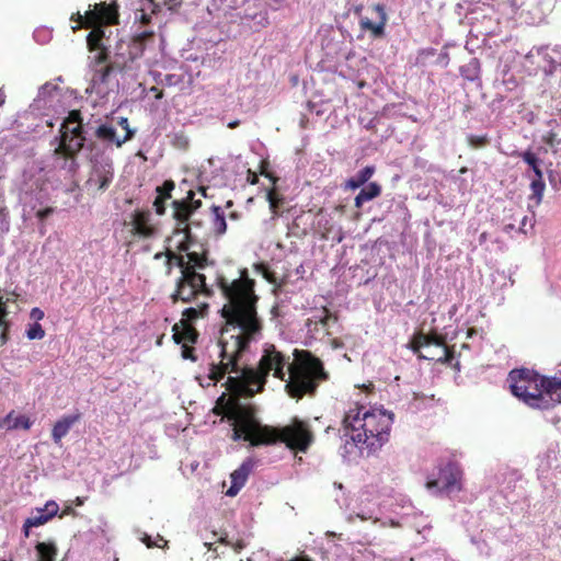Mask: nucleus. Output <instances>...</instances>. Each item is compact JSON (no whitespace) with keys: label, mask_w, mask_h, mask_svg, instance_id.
I'll use <instances>...</instances> for the list:
<instances>
[{"label":"nucleus","mask_w":561,"mask_h":561,"mask_svg":"<svg viewBox=\"0 0 561 561\" xmlns=\"http://www.w3.org/2000/svg\"><path fill=\"white\" fill-rule=\"evenodd\" d=\"M219 288L226 299L222 317L226 325L220 332L218 342L210 348L215 357L209 364L207 376H198L202 387H208L229 374L226 387L230 396L222 405L225 416L231 421L232 439L247 440L251 445L284 442L289 448L306 451L312 442V435L306 424L295 421L280 430L262 426L254 417L253 409L241 404L239 397H251L261 391L265 378L273 373L275 378L285 381L290 397L300 398L312 392L320 379L325 377L322 364L307 352H295V360L289 364L272 344H265L259 367H240L239 357L248 345L261 336V322L256 316L254 282L247 271H241L238 278L218 279Z\"/></svg>","instance_id":"nucleus-1"},{"label":"nucleus","mask_w":561,"mask_h":561,"mask_svg":"<svg viewBox=\"0 0 561 561\" xmlns=\"http://www.w3.org/2000/svg\"><path fill=\"white\" fill-rule=\"evenodd\" d=\"M393 414L383 408L351 407L343 419L346 436L362 450L374 453L388 442Z\"/></svg>","instance_id":"nucleus-2"},{"label":"nucleus","mask_w":561,"mask_h":561,"mask_svg":"<svg viewBox=\"0 0 561 561\" xmlns=\"http://www.w3.org/2000/svg\"><path fill=\"white\" fill-rule=\"evenodd\" d=\"M170 247L178 249L184 254L168 255V261H176L181 267L182 278L178 284L174 294L175 299L190 301L199 294H207L208 288L205 283V275L202 271L207 266L208 261L203 252L192 250V242L187 231V226L178 227L170 238Z\"/></svg>","instance_id":"nucleus-3"},{"label":"nucleus","mask_w":561,"mask_h":561,"mask_svg":"<svg viewBox=\"0 0 561 561\" xmlns=\"http://www.w3.org/2000/svg\"><path fill=\"white\" fill-rule=\"evenodd\" d=\"M512 393L531 408L547 410L561 403V376L546 378L528 369L508 375Z\"/></svg>","instance_id":"nucleus-4"},{"label":"nucleus","mask_w":561,"mask_h":561,"mask_svg":"<svg viewBox=\"0 0 561 561\" xmlns=\"http://www.w3.org/2000/svg\"><path fill=\"white\" fill-rule=\"evenodd\" d=\"M462 476L460 466L448 461L426 477L425 488L433 495L458 493L462 490Z\"/></svg>","instance_id":"nucleus-5"},{"label":"nucleus","mask_w":561,"mask_h":561,"mask_svg":"<svg viewBox=\"0 0 561 561\" xmlns=\"http://www.w3.org/2000/svg\"><path fill=\"white\" fill-rule=\"evenodd\" d=\"M92 9L81 14L80 11L72 13L70 21L77 23L72 30L76 32L80 28H89L92 26L104 27L118 23V7L114 3L99 2L91 5Z\"/></svg>","instance_id":"nucleus-6"},{"label":"nucleus","mask_w":561,"mask_h":561,"mask_svg":"<svg viewBox=\"0 0 561 561\" xmlns=\"http://www.w3.org/2000/svg\"><path fill=\"white\" fill-rule=\"evenodd\" d=\"M91 32L87 36V44L90 51H98L94 59L99 68L95 69L93 75V82L104 84L107 83L108 77L113 71L111 65L105 64L107 59V49L103 45L105 36L103 27L92 26Z\"/></svg>","instance_id":"nucleus-7"},{"label":"nucleus","mask_w":561,"mask_h":561,"mask_svg":"<svg viewBox=\"0 0 561 561\" xmlns=\"http://www.w3.org/2000/svg\"><path fill=\"white\" fill-rule=\"evenodd\" d=\"M59 134V137L56 138L59 145L73 148L75 150H81L84 147L87 137L79 110L69 112L60 126Z\"/></svg>","instance_id":"nucleus-8"},{"label":"nucleus","mask_w":561,"mask_h":561,"mask_svg":"<svg viewBox=\"0 0 561 561\" xmlns=\"http://www.w3.org/2000/svg\"><path fill=\"white\" fill-rule=\"evenodd\" d=\"M203 308H187L183 311V319L181 320V329L180 325L175 324L173 327V339L176 343H183L182 356L184 358H191V350L187 347L186 343H194L197 339L196 331L190 325V321L202 316L204 308H206V304H202Z\"/></svg>","instance_id":"nucleus-9"},{"label":"nucleus","mask_w":561,"mask_h":561,"mask_svg":"<svg viewBox=\"0 0 561 561\" xmlns=\"http://www.w3.org/2000/svg\"><path fill=\"white\" fill-rule=\"evenodd\" d=\"M412 351L419 353L422 348L428 351L427 354L419 356L425 359H437L447 362L449 359V351L445 346L443 340L436 335L417 334L412 341Z\"/></svg>","instance_id":"nucleus-10"},{"label":"nucleus","mask_w":561,"mask_h":561,"mask_svg":"<svg viewBox=\"0 0 561 561\" xmlns=\"http://www.w3.org/2000/svg\"><path fill=\"white\" fill-rule=\"evenodd\" d=\"M81 150L59 145L53 151L54 168L64 172L65 176L72 179L79 170L78 154Z\"/></svg>","instance_id":"nucleus-11"},{"label":"nucleus","mask_w":561,"mask_h":561,"mask_svg":"<svg viewBox=\"0 0 561 561\" xmlns=\"http://www.w3.org/2000/svg\"><path fill=\"white\" fill-rule=\"evenodd\" d=\"M387 19L385 7L375 4L360 16L359 25L362 30L370 32L374 37H380L383 35Z\"/></svg>","instance_id":"nucleus-12"},{"label":"nucleus","mask_w":561,"mask_h":561,"mask_svg":"<svg viewBox=\"0 0 561 561\" xmlns=\"http://www.w3.org/2000/svg\"><path fill=\"white\" fill-rule=\"evenodd\" d=\"M114 179V168L111 161H95L87 181L89 190L105 191Z\"/></svg>","instance_id":"nucleus-13"},{"label":"nucleus","mask_w":561,"mask_h":561,"mask_svg":"<svg viewBox=\"0 0 561 561\" xmlns=\"http://www.w3.org/2000/svg\"><path fill=\"white\" fill-rule=\"evenodd\" d=\"M252 467H253L252 461H250V460L244 461L238 469H236L230 474L231 485L226 491L227 496L232 497L239 493V491L244 486V484L248 480V477L252 470Z\"/></svg>","instance_id":"nucleus-14"},{"label":"nucleus","mask_w":561,"mask_h":561,"mask_svg":"<svg viewBox=\"0 0 561 561\" xmlns=\"http://www.w3.org/2000/svg\"><path fill=\"white\" fill-rule=\"evenodd\" d=\"M80 413L65 415L58 420L51 430V437L54 443L59 444L61 439L68 434L71 426L80 420Z\"/></svg>","instance_id":"nucleus-15"},{"label":"nucleus","mask_w":561,"mask_h":561,"mask_svg":"<svg viewBox=\"0 0 561 561\" xmlns=\"http://www.w3.org/2000/svg\"><path fill=\"white\" fill-rule=\"evenodd\" d=\"M174 188L172 181H165L162 186L156 187L157 196L153 201V207L157 214L162 215L164 213V202L171 197V192Z\"/></svg>","instance_id":"nucleus-16"},{"label":"nucleus","mask_w":561,"mask_h":561,"mask_svg":"<svg viewBox=\"0 0 561 561\" xmlns=\"http://www.w3.org/2000/svg\"><path fill=\"white\" fill-rule=\"evenodd\" d=\"M381 193V187L379 184L371 182L366 185L364 188L355 197V206L357 208L362 207L364 203L369 202L376 197H378Z\"/></svg>","instance_id":"nucleus-17"},{"label":"nucleus","mask_w":561,"mask_h":561,"mask_svg":"<svg viewBox=\"0 0 561 561\" xmlns=\"http://www.w3.org/2000/svg\"><path fill=\"white\" fill-rule=\"evenodd\" d=\"M375 172V168L367 165L364 169H362L355 176L348 179L345 182V188L348 190H357L362 185H364L368 180L373 176Z\"/></svg>","instance_id":"nucleus-18"},{"label":"nucleus","mask_w":561,"mask_h":561,"mask_svg":"<svg viewBox=\"0 0 561 561\" xmlns=\"http://www.w3.org/2000/svg\"><path fill=\"white\" fill-rule=\"evenodd\" d=\"M95 135L99 139L107 144H115L117 147L125 142L123 138L116 135V130L106 124L100 125L95 130Z\"/></svg>","instance_id":"nucleus-19"},{"label":"nucleus","mask_w":561,"mask_h":561,"mask_svg":"<svg viewBox=\"0 0 561 561\" xmlns=\"http://www.w3.org/2000/svg\"><path fill=\"white\" fill-rule=\"evenodd\" d=\"M359 507L354 511V515L358 518H360L362 520H369V519H377L375 517V513H376V505L375 504H367L366 505V502H369L368 501V496L366 494H360L359 496Z\"/></svg>","instance_id":"nucleus-20"},{"label":"nucleus","mask_w":561,"mask_h":561,"mask_svg":"<svg viewBox=\"0 0 561 561\" xmlns=\"http://www.w3.org/2000/svg\"><path fill=\"white\" fill-rule=\"evenodd\" d=\"M35 549L37 552V561H55L57 547L54 542H38Z\"/></svg>","instance_id":"nucleus-21"},{"label":"nucleus","mask_w":561,"mask_h":561,"mask_svg":"<svg viewBox=\"0 0 561 561\" xmlns=\"http://www.w3.org/2000/svg\"><path fill=\"white\" fill-rule=\"evenodd\" d=\"M211 229L218 234L222 236L227 231V222L222 209L219 206L211 208Z\"/></svg>","instance_id":"nucleus-22"},{"label":"nucleus","mask_w":561,"mask_h":561,"mask_svg":"<svg viewBox=\"0 0 561 561\" xmlns=\"http://www.w3.org/2000/svg\"><path fill=\"white\" fill-rule=\"evenodd\" d=\"M545 188L546 185L542 180V176H536L534 180H531L530 190L533 194L529 199L530 202H533L534 206H539V204L541 203Z\"/></svg>","instance_id":"nucleus-23"},{"label":"nucleus","mask_w":561,"mask_h":561,"mask_svg":"<svg viewBox=\"0 0 561 561\" xmlns=\"http://www.w3.org/2000/svg\"><path fill=\"white\" fill-rule=\"evenodd\" d=\"M173 208L174 217L179 221V225H183L191 214L190 206L186 204V202L174 201Z\"/></svg>","instance_id":"nucleus-24"},{"label":"nucleus","mask_w":561,"mask_h":561,"mask_svg":"<svg viewBox=\"0 0 561 561\" xmlns=\"http://www.w3.org/2000/svg\"><path fill=\"white\" fill-rule=\"evenodd\" d=\"M523 160L533 169L536 176L541 178V170L539 167V160L531 151H525L522 153Z\"/></svg>","instance_id":"nucleus-25"},{"label":"nucleus","mask_w":561,"mask_h":561,"mask_svg":"<svg viewBox=\"0 0 561 561\" xmlns=\"http://www.w3.org/2000/svg\"><path fill=\"white\" fill-rule=\"evenodd\" d=\"M124 225H125V227L128 228V231L131 234H134V236L140 234V209H135L131 215V221L130 222L125 221Z\"/></svg>","instance_id":"nucleus-26"},{"label":"nucleus","mask_w":561,"mask_h":561,"mask_svg":"<svg viewBox=\"0 0 561 561\" xmlns=\"http://www.w3.org/2000/svg\"><path fill=\"white\" fill-rule=\"evenodd\" d=\"M141 541L148 548H152V547L163 548L167 545V541L160 535L149 536L147 534H142Z\"/></svg>","instance_id":"nucleus-27"},{"label":"nucleus","mask_w":561,"mask_h":561,"mask_svg":"<svg viewBox=\"0 0 561 561\" xmlns=\"http://www.w3.org/2000/svg\"><path fill=\"white\" fill-rule=\"evenodd\" d=\"M28 519V526L39 527L42 525H45L50 519L47 517V515L42 511V508H36L35 514Z\"/></svg>","instance_id":"nucleus-28"},{"label":"nucleus","mask_w":561,"mask_h":561,"mask_svg":"<svg viewBox=\"0 0 561 561\" xmlns=\"http://www.w3.org/2000/svg\"><path fill=\"white\" fill-rule=\"evenodd\" d=\"M26 335L30 340H41L45 336V331L41 324L34 323L27 330Z\"/></svg>","instance_id":"nucleus-29"},{"label":"nucleus","mask_w":561,"mask_h":561,"mask_svg":"<svg viewBox=\"0 0 561 561\" xmlns=\"http://www.w3.org/2000/svg\"><path fill=\"white\" fill-rule=\"evenodd\" d=\"M41 508L49 519H53L58 514L59 511V506L55 501L46 502V504Z\"/></svg>","instance_id":"nucleus-30"},{"label":"nucleus","mask_w":561,"mask_h":561,"mask_svg":"<svg viewBox=\"0 0 561 561\" xmlns=\"http://www.w3.org/2000/svg\"><path fill=\"white\" fill-rule=\"evenodd\" d=\"M119 125H121V127H122V129H123V131H124V136L122 137V138H123V140H125V141H126V140L130 139V138H131V136H133V131H131V130H130V128H129V125H128V121H127V118H122V119L119 121Z\"/></svg>","instance_id":"nucleus-31"},{"label":"nucleus","mask_w":561,"mask_h":561,"mask_svg":"<svg viewBox=\"0 0 561 561\" xmlns=\"http://www.w3.org/2000/svg\"><path fill=\"white\" fill-rule=\"evenodd\" d=\"M267 201L270 203V208L272 209L273 213H275L279 199L277 198V196L275 195L274 192H268L267 193Z\"/></svg>","instance_id":"nucleus-32"},{"label":"nucleus","mask_w":561,"mask_h":561,"mask_svg":"<svg viewBox=\"0 0 561 561\" xmlns=\"http://www.w3.org/2000/svg\"><path fill=\"white\" fill-rule=\"evenodd\" d=\"M55 211V209L53 207H46L44 209H39L37 213H36V217L41 220H44L45 218H47L48 216H50Z\"/></svg>","instance_id":"nucleus-33"},{"label":"nucleus","mask_w":561,"mask_h":561,"mask_svg":"<svg viewBox=\"0 0 561 561\" xmlns=\"http://www.w3.org/2000/svg\"><path fill=\"white\" fill-rule=\"evenodd\" d=\"M285 0H266L267 5L273 10H278Z\"/></svg>","instance_id":"nucleus-34"},{"label":"nucleus","mask_w":561,"mask_h":561,"mask_svg":"<svg viewBox=\"0 0 561 561\" xmlns=\"http://www.w3.org/2000/svg\"><path fill=\"white\" fill-rule=\"evenodd\" d=\"M32 527H33V526H28V519L26 518V519L24 520L23 528H22L23 534H24V536H25L26 538H28V537H30L31 528H32Z\"/></svg>","instance_id":"nucleus-35"},{"label":"nucleus","mask_w":561,"mask_h":561,"mask_svg":"<svg viewBox=\"0 0 561 561\" xmlns=\"http://www.w3.org/2000/svg\"><path fill=\"white\" fill-rule=\"evenodd\" d=\"M31 314L33 318H36L38 320H41L44 317V312L38 308H34Z\"/></svg>","instance_id":"nucleus-36"},{"label":"nucleus","mask_w":561,"mask_h":561,"mask_svg":"<svg viewBox=\"0 0 561 561\" xmlns=\"http://www.w3.org/2000/svg\"><path fill=\"white\" fill-rule=\"evenodd\" d=\"M147 232H148V229L145 225V216L142 215V230H141L142 238H145L147 236Z\"/></svg>","instance_id":"nucleus-37"},{"label":"nucleus","mask_w":561,"mask_h":561,"mask_svg":"<svg viewBox=\"0 0 561 561\" xmlns=\"http://www.w3.org/2000/svg\"><path fill=\"white\" fill-rule=\"evenodd\" d=\"M77 506H81L84 503V497L77 496L75 500Z\"/></svg>","instance_id":"nucleus-38"},{"label":"nucleus","mask_w":561,"mask_h":561,"mask_svg":"<svg viewBox=\"0 0 561 561\" xmlns=\"http://www.w3.org/2000/svg\"><path fill=\"white\" fill-rule=\"evenodd\" d=\"M72 512H73V511H72V508H71V507H66V508L64 510V512L60 514V516H59V517H60V518H62L65 515L70 514V513H72Z\"/></svg>","instance_id":"nucleus-39"},{"label":"nucleus","mask_w":561,"mask_h":561,"mask_svg":"<svg viewBox=\"0 0 561 561\" xmlns=\"http://www.w3.org/2000/svg\"><path fill=\"white\" fill-rule=\"evenodd\" d=\"M4 316H5L4 310L0 309V327L4 324V320H3Z\"/></svg>","instance_id":"nucleus-40"},{"label":"nucleus","mask_w":561,"mask_h":561,"mask_svg":"<svg viewBox=\"0 0 561 561\" xmlns=\"http://www.w3.org/2000/svg\"><path fill=\"white\" fill-rule=\"evenodd\" d=\"M179 4H180L179 0H170V2H169L170 9H172V8H174V7L179 5Z\"/></svg>","instance_id":"nucleus-41"},{"label":"nucleus","mask_w":561,"mask_h":561,"mask_svg":"<svg viewBox=\"0 0 561 561\" xmlns=\"http://www.w3.org/2000/svg\"><path fill=\"white\" fill-rule=\"evenodd\" d=\"M256 268L263 274L264 277H267L266 276L267 272L263 266H256Z\"/></svg>","instance_id":"nucleus-42"},{"label":"nucleus","mask_w":561,"mask_h":561,"mask_svg":"<svg viewBox=\"0 0 561 561\" xmlns=\"http://www.w3.org/2000/svg\"><path fill=\"white\" fill-rule=\"evenodd\" d=\"M5 95L3 92L0 91V106L4 103Z\"/></svg>","instance_id":"nucleus-43"},{"label":"nucleus","mask_w":561,"mask_h":561,"mask_svg":"<svg viewBox=\"0 0 561 561\" xmlns=\"http://www.w3.org/2000/svg\"><path fill=\"white\" fill-rule=\"evenodd\" d=\"M134 41H135V42L140 41V35H135V36H134Z\"/></svg>","instance_id":"nucleus-44"},{"label":"nucleus","mask_w":561,"mask_h":561,"mask_svg":"<svg viewBox=\"0 0 561 561\" xmlns=\"http://www.w3.org/2000/svg\"><path fill=\"white\" fill-rule=\"evenodd\" d=\"M162 256V253H156L154 259H160Z\"/></svg>","instance_id":"nucleus-45"},{"label":"nucleus","mask_w":561,"mask_h":561,"mask_svg":"<svg viewBox=\"0 0 561 561\" xmlns=\"http://www.w3.org/2000/svg\"><path fill=\"white\" fill-rule=\"evenodd\" d=\"M1 340H2V343L5 342V334L4 333L1 335Z\"/></svg>","instance_id":"nucleus-46"},{"label":"nucleus","mask_w":561,"mask_h":561,"mask_svg":"<svg viewBox=\"0 0 561 561\" xmlns=\"http://www.w3.org/2000/svg\"><path fill=\"white\" fill-rule=\"evenodd\" d=\"M348 519H350V520H352V519H353V514H350Z\"/></svg>","instance_id":"nucleus-47"}]
</instances>
